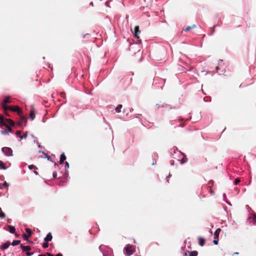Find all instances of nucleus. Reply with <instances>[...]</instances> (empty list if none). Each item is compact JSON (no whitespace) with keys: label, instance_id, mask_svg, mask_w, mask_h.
<instances>
[{"label":"nucleus","instance_id":"nucleus-44","mask_svg":"<svg viewBox=\"0 0 256 256\" xmlns=\"http://www.w3.org/2000/svg\"><path fill=\"white\" fill-rule=\"evenodd\" d=\"M6 217V214H5L2 211V212H0V218H5Z\"/></svg>","mask_w":256,"mask_h":256},{"label":"nucleus","instance_id":"nucleus-20","mask_svg":"<svg viewBox=\"0 0 256 256\" xmlns=\"http://www.w3.org/2000/svg\"><path fill=\"white\" fill-rule=\"evenodd\" d=\"M220 232H221V229L220 228H217L215 230V232H214V238L215 239L217 238H218L219 235H220Z\"/></svg>","mask_w":256,"mask_h":256},{"label":"nucleus","instance_id":"nucleus-57","mask_svg":"<svg viewBox=\"0 0 256 256\" xmlns=\"http://www.w3.org/2000/svg\"><path fill=\"white\" fill-rule=\"evenodd\" d=\"M4 178L3 175H0V180H4Z\"/></svg>","mask_w":256,"mask_h":256},{"label":"nucleus","instance_id":"nucleus-49","mask_svg":"<svg viewBox=\"0 0 256 256\" xmlns=\"http://www.w3.org/2000/svg\"><path fill=\"white\" fill-rule=\"evenodd\" d=\"M26 256H32L34 254V252H30L28 251L26 252Z\"/></svg>","mask_w":256,"mask_h":256},{"label":"nucleus","instance_id":"nucleus-62","mask_svg":"<svg viewBox=\"0 0 256 256\" xmlns=\"http://www.w3.org/2000/svg\"><path fill=\"white\" fill-rule=\"evenodd\" d=\"M46 254L47 256H54L52 254L49 253V252H46Z\"/></svg>","mask_w":256,"mask_h":256},{"label":"nucleus","instance_id":"nucleus-1","mask_svg":"<svg viewBox=\"0 0 256 256\" xmlns=\"http://www.w3.org/2000/svg\"><path fill=\"white\" fill-rule=\"evenodd\" d=\"M169 153L170 157L176 159L182 164L186 163L188 160L186 155L180 150L176 146H174L170 150Z\"/></svg>","mask_w":256,"mask_h":256},{"label":"nucleus","instance_id":"nucleus-12","mask_svg":"<svg viewBox=\"0 0 256 256\" xmlns=\"http://www.w3.org/2000/svg\"><path fill=\"white\" fill-rule=\"evenodd\" d=\"M10 245V242L9 240H7L5 242H4L0 246V249L2 250H4L8 248V247Z\"/></svg>","mask_w":256,"mask_h":256},{"label":"nucleus","instance_id":"nucleus-50","mask_svg":"<svg viewBox=\"0 0 256 256\" xmlns=\"http://www.w3.org/2000/svg\"><path fill=\"white\" fill-rule=\"evenodd\" d=\"M110 0H107L105 2V5L107 7H110Z\"/></svg>","mask_w":256,"mask_h":256},{"label":"nucleus","instance_id":"nucleus-9","mask_svg":"<svg viewBox=\"0 0 256 256\" xmlns=\"http://www.w3.org/2000/svg\"><path fill=\"white\" fill-rule=\"evenodd\" d=\"M131 31L133 34L134 36L136 38H139V35L140 33V30L138 26H135L134 28H131Z\"/></svg>","mask_w":256,"mask_h":256},{"label":"nucleus","instance_id":"nucleus-33","mask_svg":"<svg viewBox=\"0 0 256 256\" xmlns=\"http://www.w3.org/2000/svg\"><path fill=\"white\" fill-rule=\"evenodd\" d=\"M28 136V132H26L23 135L20 136V140L22 139H26Z\"/></svg>","mask_w":256,"mask_h":256},{"label":"nucleus","instance_id":"nucleus-42","mask_svg":"<svg viewBox=\"0 0 256 256\" xmlns=\"http://www.w3.org/2000/svg\"><path fill=\"white\" fill-rule=\"evenodd\" d=\"M64 168H65V169H68L69 168H70V164H69V163L66 162V161H65V162H64Z\"/></svg>","mask_w":256,"mask_h":256},{"label":"nucleus","instance_id":"nucleus-15","mask_svg":"<svg viewBox=\"0 0 256 256\" xmlns=\"http://www.w3.org/2000/svg\"><path fill=\"white\" fill-rule=\"evenodd\" d=\"M36 111L34 108H32L30 112V118L31 120H33L36 118Z\"/></svg>","mask_w":256,"mask_h":256},{"label":"nucleus","instance_id":"nucleus-53","mask_svg":"<svg viewBox=\"0 0 256 256\" xmlns=\"http://www.w3.org/2000/svg\"><path fill=\"white\" fill-rule=\"evenodd\" d=\"M54 164V168H58L59 167V165L56 163V162H53Z\"/></svg>","mask_w":256,"mask_h":256},{"label":"nucleus","instance_id":"nucleus-22","mask_svg":"<svg viewBox=\"0 0 256 256\" xmlns=\"http://www.w3.org/2000/svg\"><path fill=\"white\" fill-rule=\"evenodd\" d=\"M5 122H8L11 126H14V122L10 118H5Z\"/></svg>","mask_w":256,"mask_h":256},{"label":"nucleus","instance_id":"nucleus-10","mask_svg":"<svg viewBox=\"0 0 256 256\" xmlns=\"http://www.w3.org/2000/svg\"><path fill=\"white\" fill-rule=\"evenodd\" d=\"M10 102L11 97L10 96H6L2 102L1 105L2 108H4V106H6L7 103H10Z\"/></svg>","mask_w":256,"mask_h":256},{"label":"nucleus","instance_id":"nucleus-14","mask_svg":"<svg viewBox=\"0 0 256 256\" xmlns=\"http://www.w3.org/2000/svg\"><path fill=\"white\" fill-rule=\"evenodd\" d=\"M20 248L22 250L23 252L29 251L31 250V247L29 246H24L22 244H21L20 246Z\"/></svg>","mask_w":256,"mask_h":256},{"label":"nucleus","instance_id":"nucleus-60","mask_svg":"<svg viewBox=\"0 0 256 256\" xmlns=\"http://www.w3.org/2000/svg\"><path fill=\"white\" fill-rule=\"evenodd\" d=\"M156 160H153V162H152V165H154L156 164Z\"/></svg>","mask_w":256,"mask_h":256},{"label":"nucleus","instance_id":"nucleus-32","mask_svg":"<svg viewBox=\"0 0 256 256\" xmlns=\"http://www.w3.org/2000/svg\"><path fill=\"white\" fill-rule=\"evenodd\" d=\"M26 232L27 233V236H31L32 234V231L30 228H26Z\"/></svg>","mask_w":256,"mask_h":256},{"label":"nucleus","instance_id":"nucleus-43","mask_svg":"<svg viewBox=\"0 0 256 256\" xmlns=\"http://www.w3.org/2000/svg\"><path fill=\"white\" fill-rule=\"evenodd\" d=\"M212 242L214 245H218V238L216 239L214 238Z\"/></svg>","mask_w":256,"mask_h":256},{"label":"nucleus","instance_id":"nucleus-31","mask_svg":"<svg viewBox=\"0 0 256 256\" xmlns=\"http://www.w3.org/2000/svg\"><path fill=\"white\" fill-rule=\"evenodd\" d=\"M128 111L130 112H132L134 111V109L132 108H128V109H124V110H123V112L124 113H126L127 112V113L126 114V116H128Z\"/></svg>","mask_w":256,"mask_h":256},{"label":"nucleus","instance_id":"nucleus-17","mask_svg":"<svg viewBox=\"0 0 256 256\" xmlns=\"http://www.w3.org/2000/svg\"><path fill=\"white\" fill-rule=\"evenodd\" d=\"M52 239V236L50 232L47 234L46 236L44 238V241L46 242H50Z\"/></svg>","mask_w":256,"mask_h":256},{"label":"nucleus","instance_id":"nucleus-34","mask_svg":"<svg viewBox=\"0 0 256 256\" xmlns=\"http://www.w3.org/2000/svg\"><path fill=\"white\" fill-rule=\"evenodd\" d=\"M6 128H7V130H8V134L10 132V133H11V134H13L14 133V130H12V128L10 126H6V125H4Z\"/></svg>","mask_w":256,"mask_h":256},{"label":"nucleus","instance_id":"nucleus-48","mask_svg":"<svg viewBox=\"0 0 256 256\" xmlns=\"http://www.w3.org/2000/svg\"><path fill=\"white\" fill-rule=\"evenodd\" d=\"M52 178L53 179H56L57 178V172L56 171L52 172Z\"/></svg>","mask_w":256,"mask_h":256},{"label":"nucleus","instance_id":"nucleus-11","mask_svg":"<svg viewBox=\"0 0 256 256\" xmlns=\"http://www.w3.org/2000/svg\"><path fill=\"white\" fill-rule=\"evenodd\" d=\"M14 108V106H4V108H2L4 110V114H6V116H9L8 113V110H10L12 112V109Z\"/></svg>","mask_w":256,"mask_h":256},{"label":"nucleus","instance_id":"nucleus-38","mask_svg":"<svg viewBox=\"0 0 256 256\" xmlns=\"http://www.w3.org/2000/svg\"><path fill=\"white\" fill-rule=\"evenodd\" d=\"M210 33L208 34L209 36H212L215 32V28L213 26L210 28Z\"/></svg>","mask_w":256,"mask_h":256},{"label":"nucleus","instance_id":"nucleus-26","mask_svg":"<svg viewBox=\"0 0 256 256\" xmlns=\"http://www.w3.org/2000/svg\"><path fill=\"white\" fill-rule=\"evenodd\" d=\"M122 107V104H118L116 107L115 108V110L116 112L118 113V112H121V109Z\"/></svg>","mask_w":256,"mask_h":256},{"label":"nucleus","instance_id":"nucleus-36","mask_svg":"<svg viewBox=\"0 0 256 256\" xmlns=\"http://www.w3.org/2000/svg\"><path fill=\"white\" fill-rule=\"evenodd\" d=\"M152 158L153 160H156L158 158V154L156 152H154L152 154Z\"/></svg>","mask_w":256,"mask_h":256},{"label":"nucleus","instance_id":"nucleus-25","mask_svg":"<svg viewBox=\"0 0 256 256\" xmlns=\"http://www.w3.org/2000/svg\"><path fill=\"white\" fill-rule=\"evenodd\" d=\"M186 252L189 253L188 256H198V252L196 250H193L190 252L187 251Z\"/></svg>","mask_w":256,"mask_h":256},{"label":"nucleus","instance_id":"nucleus-40","mask_svg":"<svg viewBox=\"0 0 256 256\" xmlns=\"http://www.w3.org/2000/svg\"><path fill=\"white\" fill-rule=\"evenodd\" d=\"M246 208L248 210V212H250H250H254L248 205L246 204Z\"/></svg>","mask_w":256,"mask_h":256},{"label":"nucleus","instance_id":"nucleus-56","mask_svg":"<svg viewBox=\"0 0 256 256\" xmlns=\"http://www.w3.org/2000/svg\"><path fill=\"white\" fill-rule=\"evenodd\" d=\"M220 26H220V24H214V25L213 26V27H214V28H216V27H218H218H220Z\"/></svg>","mask_w":256,"mask_h":256},{"label":"nucleus","instance_id":"nucleus-21","mask_svg":"<svg viewBox=\"0 0 256 256\" xmlns=\"http://www.w3.org/2000/svg\"><path fill=\"white\" fill-rule=\"evenodd\" d=\"M5 122H8L11 126H14V122L10 118H5Z\"/></svg>","mask_w":256,"mask_h":256},{"label":"nucleus","instance_id":"nucleus-51","mask_svg":"<svg viewBox=\"0 0 256 256\" xmlns=\"http://www.w3.org/2000/svg\"><path fill=\"white\" fill-rule=\"evenodd\" d=\"M222 197H223V200L225 202V200H226V194L225 193H224L222 194Z\"/></svg>","mask_w":256,"mask_h":256},{"label":"nucleus","instance_id":"nucleus-29","mask_svg":"<svg viewBox=\"0 0 256 256\" xmlns=\"http://www.w3.org/2000/svg\"><path fill=\"white\" fill-rule=\"evenodd\" d=\"M0 122L2 124L5 125V118L2 114H0Z\"/></svg>","mask_w":256,"mask_h":256},{"label":"nucleus","instance_id":"nucleus-3","mask_svg":"<svg viewBox=\"0 0 256 256\" xmlns=\"http://www.w3.org/2000/svg\"><path fill=\"white\" fill-rule=\"evenodd\" d=\"M69 171L68 169H65L64 174L62 176H60L58 178L59 182L58 184L59 186H63L64 182H66L68 178H70L68 176Z\"/></svg>","mask_w":256,"mask_h":256},{"label":"nucleus","instance_id":"nucleus-64","mask_svg":"<svg viewBox=\"0 0 256 256\" xmlns=\"http://www.w3.org/2000/svg\"><path fill=\"white\" fill-rule=\"evenodd\" d=\"M7 222H8V223H11V222H12V219L8 218V219L7 220Z\"/></svg>","mask_w":256,"mask_h":256},{"label":"nucleus","instance_id":"nucleus-54","mask_svg":"<svg viewBox=\"0 0 256 256\" xmlns=\"http://www.w3.org/2000/svg\"><path fill=\"white\" fill-rule=\"evenodd\" d=\"M172 176V175L170 174V173L168 176L166 178V180H167V182H169V181L168 180V178H170V177Z\"/></svg>","mask_w":256,"mask_h":256},{"label":"nucleus","instance_id":"nucleus-8","mask_svg":"<svg viewBox=\"0 0 256 256\" xmlns=\"http://www.w3.org/2000/svg\"><path fill=\"white\" fill-rule=\"evenodd\" d=\"M2 152L6 156H13L12 150L9 147H3L2 148Z\"/></svg>","mask_w":256,"mask_h":256},{"label":"nucleus","instance_id":"nucleus-61","mask_svg":"<svg viewBox=\"0 0 256 256\" xmlns=\"http://www.w3.org/2000/svg\"><path fill=\"white\" fill-rule=\"evenodd\" d=\"M38 153L42 154H44H44H46V152H44V151H42V150H40L38 151Z\"/></svg>","mask_w":256,"mask_h":256},{"label":"nucleus","instance_id":"nucleus-63","mask_svg":"<svg viewBox=\"0 0 256 256\" xmlns=\"http://www.w3.org/2000/svg\"><path fill=\"white\" fill-rule=\"evenodd\" d=\"M220 69V68L218 66H217L216 67V72H218V70Z\"/></svg>","mask_w":256,"mask_h":256},{"label":"nucleus","instance_id":"nucleus-59","mask_svg":"<svg viewBox=\"0 0 256 256\" xmlns=\"http://www.w3.org/2000/svg\"><path fill=\"white\" fill-rule=\"evenodd\" d=\"M56 256H62V253H60V252H58V254L56 255Z\"/></svg>","mask_w":256,"mask_h":256},{"label":"nucleus","instance_id":"nucleus-4","mask_svg":"<svg viewBox=\"0 0 256 256\" xmlns=\"http://www.w3.org/2000/svg\"><path fill=\"white\" fill-rule=\"evenodd\" d=\"M142 44V40L138 38V40L136 42H134V40H132V42H129V48H128V50H130L131 48H134V46H136L138 47L137 48V50H138V52H140V48H141V45L140 44Z\"/></svg>","mask_w":256,"mask_h":256},{"label":"nucleus","instance_id":"nucleus-35","mask_svg":"<svg viewBox=\"0 0 256 256\" xmlns=\"http://www.w3.org/2000/svg\"><path fill=\"white\" fill-rule=\"evenodd\" d=\"M28 168L30 170H33V169H34V170H37V169H38L37 167H36V166L34 165V164H30V165H29V166H28Z\"/></svg>","mask_w":256,"mask_h":256},{"label":"nucleus","instance_id":"nucleus-46","mask_svg":"<svg viewBox=\"0 0 256 256\" xmlns=\"http://www.w3.org/2000/svg\"><path fill=\"white\" fill-rule=\"evenodd\" d=\"M16 135L17 137L20 138V136H21V132L20 130H16Z\"/></svg>","mask_w":256,"mask_h":256},{"label":"nucleus","instance_id":"nucleus-13","mask_svg":"<svg viewBox=\"0 0 256 256\" xmlns=\"http://www.w3.org/2000/svg\"><path fill=\"white\" fill-rule=\"evenodd\" d=\"M30 236H27V234L25 233H24L22 234V238H23V239L24 240H26V243L27 244H34V242L32 241V240H30L28 238L30 237Z\"/></svg>","mask_w":256,"mask_h":256},{"label":"nucleus","instance_id":"nucleus-19","mask_svg":"<svg viewBox=\"0 0 256 256\" xmlns=\"http://www.w3.org/2000/svg\"><path fill=\"white\" fill-rule=\"evenodd\" d=\"M8 230L9 232L12 234H14L16 233V228L14 226H12V225H8Z\"/></svg>","mask_w":256,"mask_h":256},{"label":"nucleus","instance_id":"nucleus-7","mask_svg":"<svg viewBox=\"0 0 256 256\" xmlns=\"http://www.w3.org/2000/svg\"><path fill=\"white\" fill-rule=\"evenodd\" d=\"M28 118L26 116L21 115L20 120L17 122L16 124L20 127H24L26 126Z\"/></svg>","mask_w":256,"mask_h":256},{"label":"nucleus","instance_id":"nucleus-23","mask_svg":"<svg viewBox=\"0 0 256 256\" xmlns=\"http://www.w3.org/2000/svg\"><path fill=\"white\" fill-rule=\"evenodd\" d=\"M20 243V240H13L12 242L10 243V244L13 246H17L19 245Z\"/></svg>","mask_w":256,"mask_h":256},{"label":"nucleus","instance_id":"nucleus-18","mask_svg":"<svg viewBox=\"0 0 256 256\" xmlns=\"http://www.w3.org/2000/svg\"><path fill=\"white\" fill-rule=\"evenodd\" d=\"M198 244L200 246H202L205 244L206 240L204 238L200 236L198 238Z\"/></svg>","mask_w":256,"mask_h":256},{"label":"nucleus","instance_id":"nucleus-37","mask_svg":"<svg viewBox=\"0 0 256 256\" xmlns=\"http://www.w3.org/2000/svg\"><path fill=\"white\" fill-rule=\"evenodd\" d=\"M42 247L44 248H48V242H43L42 244Z\"/></svg>","mask_w":256,"mask_h":256},{"label":"nucleus","instance_id":"nucleus-28","mask_svg":"<svg viewBox=\"0 0 256 256\" xmlns=\"http://www.w3.org/2000/svg\"><path fill=\"white\" fill-rule=\"evenodd\" d=\"M12 112H20L21 110H20V108L18 106H14V108L12 109Z\"/></svg>","mask_w":256,"mask_h":256},{"label":"nucleus","instance_id":"nucleus-55","mask_svg":"<svg viewBox=\"0 0 256 256\" xmlns=\"http://www.w3.org/2000/svg\"><path fill=\"white\" fill-rule=\"evenodd\" d=\"M225 202L229 206H232V204L230 203V202H229L228 200H225Z\"/></svg>","mask_w":256,"mask_h":256},{"label":"nucleus","instance_id":"nucleus-30","mask_svg":"<svg viewBox=\"0 0 256 256\" xmlns=\"http://www.w3.org/2000/svg\"><path fill=\"white\" fill-rule=\"evenodd\" d=\"M44 158H46L48 160V161H50V162H54V161L52 160V159H51V156L49 155H48L47 154H44Z\"/></svg>","mask_w":256,"mask_h":256},{"label":"nucleus","instance_id":"nucleus-5","mask_svg":"<svg viewBox=\"0 0 256 256\" xmlns=\"http://www.w3.org/2000/svg\"><path fill=\"white\" fill-rule=\"evenodd\" d=\"M134 250H133L132 246L130 244H127L124 248V254L126 256H130L133 254Z\"/></svg>","mask_w":256,"mask_h":256},{"label":"nucleus","instance_id":"nucleus-45","mask_svg":"<svg viewBox=\"0 0 256 256\" xmlns=\"http://www.w3.org/2000/svg\"><path fill=\"white\" fill-rule=\"evenodd\" d=\"M1 133L2 134H8V132L7 128L1 130Z\"/></svg>","mask_w":256,"mask_h":256},{"label":"nucleus","instance_id":"nucleus-58","mask_svg":"<svg viewBox=\"0 0 256 256\" xmlns=\"http://www.w3.org/2000/svg\"><path fill=\"white\" fill-rule=\"evenodd\" d=\"M34 173L36 175V176L38 175V172L36 170H34Z\"/></svg>","mask_w":256,"mask_h":256},{"label":"nucleus","instance_id":"nucleus-2","mask_svg":"<svg viewBox=\"0 0 256 256\" xmlns=\"http://www.w3.org/2000/svg\"><path fill=\"white\" fill-rule=\"evenodd\" d=\"M98 248L102 253L103 256H113V252L111 248L100 245Z\"/></svg>","mask_w":256,"mask_h":256},{"label":"nucleus","instance_id":"nucleus-24","mask_svg":"<svg viewBox=\"0 0 256 256\" xmlns=\"http://www.w3.org/2000/svg\"><path fill=\"white\" fill-rule=\"evenodd\" d=\"M9 185V183L4 181L2 184H0V190H2L4 188H8Z\"/></svg>","mask_w":256,"mask_h":256},{"label":"nucleus","instance_id":"nucleus-16","mask_svg":"<svg viewBox=\"0 0 256 256\" xmlns=\"http://www.w3.org/2000/svg\"><path fill=\"white\" fill-rule=\"evenodd\" d=\"M66 159V157L64 153V152L62 153L60 155V161H59L60 164H63L64 163V162H65Z\"/></svg>","mask_w":256,"mask_h":256},{"label":"nucleus","instance_id":"nucleus-27","mask_svg":"<svg viewBox=\"0 0 256 256\" xmlns=\"http://www.w3.org/2000/svg\"><path fill=\"white\" fill-rule=\"evenodd\" d=\"M0 168L3 170H6L8 168V167L4 166V162L0 160Z\"/></svg>","mask_w":256,"mask_h":256},{"label":"nucleus","instance_id":"nucleus-41","mask_svg":"<svg viewBox=\"0 0 256 256\" xmlns=\"http://www.w3.org/2000/svg\"><path fill=\"white\" fill-rule=\"evenodd\" d=\"M191 27L190 26H186L185 28H184L183 30L184 32H188V31H190V30H191Z\"/></svg>","mask_w":256,"mask_h":256},{"label":"nucleus","instance_id":"nucleus-52","mask_svg":"<svg viewBox=\"0 0 256 256\" xmlns=\"http://www.w3.org/2000/svg\"><path fill=\"white\" fill-rule=\"evenodd\" d=\"M170 164L171 166H174V160H171L170 161Z\"/></svg>","mask_w":256,"mask_h":256},{"label":"nucleus","instance_id":"nucleus-47","mask_svg":"<svg viewBox=\"0 0 256 256\" xmlns=\"http://www.w3.org/2000/svg\"><path fill=\"white\" fill-rule=\"evenodd\" d=\"M137 48L136 46H134V48H131L130 50H132V52L134 53V54H136L137 52H138V50H137Z\"/></svg>","mask_w":256,"mask_h":256},{"label":"nucleus","instance_id":"nucleus-6","mask_svg":"<svg viewBox=\"0 0 256 256\" xmlns=\"http://www.w3.org/2000/svg\"><path fill=\"white\" fill-rule=\"evenodd\" d=\"M246 222L250 224L256 226V214L254 212L250 213L246 220Z\"/></svg>","mask_w":256,"mask_h":256},{"label":"nucleus","instance_id":"nucleus-39","mask_svg":"<svg viewBox=\"0 0 256 256\" xmlns=\"http://www.w3.org/2000/svg\"><path fill=\"white\" fill-rule=\"evenodd\" d=\"M240 182V179L238 178H236L234 180V185H236L238 184Z\"/></svg>","mask_w":256,"mask_h":256}]
</instances>
